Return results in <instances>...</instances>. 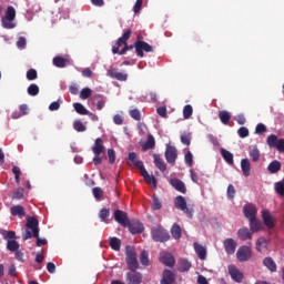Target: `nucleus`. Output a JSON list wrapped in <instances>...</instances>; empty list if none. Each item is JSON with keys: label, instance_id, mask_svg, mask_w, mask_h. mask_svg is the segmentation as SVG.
I'll return each mask as SVG.
<instances>
[{"label": "nucleus", "instance_id": "obj_1", "mask_svg": "<svg viewBox=\"0 0 284 284\" xmlns=\"http://www.w3.org/2000/svg\"><path fill=\"white\" fill-rule=\"evenodd\" d=\"M139 155L136 152H130L128 154V162H130L135 169H138L141 173V176L145 181L148 185H153L156 187L158 181L154 175H149L148 170L144 166V162L141 160H138ZM138 160V161H136Z\"/></svg>", "mask_w": 284, "mask_h": 284}, {"label": "nucleus", "instance_id": "obj_2", "mask_svg": "<svg viewBox=\"0 0 284 284\" xmlns=\"http://www.w3.org/2000/svg\"><path fill=\"white\" fill-rule=\"evenodd\" d=\"M132 36V30L128 29L112 47V54L125 55L128 51L134 49V45H129L128 41Z\"/></svg>", "mask_w": 284, "mask_h": 284}, {"label": "nucleus", "instance_id": "obj_3", "mask_svg": "<svg viewBox=\"0 0 284 284\" xmlns=\"http://www.w3.org/2000/svg\"><path fill=\"white\" fill-rule=\"evenodd\" d=\"M150 236L152 241L156 243H165L171 239L170 233L162 225L151 227Z\"/></svg>", "mask_w": 284, "mask_h": 284}, {"label": "nucleus", "instance_id": "obj_4", "mask_svg": "<svg viewBox=\"0 0 284 284\" xmlns=\"http://www.w3.org/2000/svg\"><path fill=\"white\" fill-rule=\"evenodd\" d=\"M125 263L130 271L139 270L138 253L132 245L125 246Z\"/></svg>", "mask_w": 284, "mask_h": 284}, {"label": "nucleus", "instance_id": "obj_5", "mask_svg": "<svg viewBox=\"0 0 284 284\" xmlns=\"http://www.w3.org/2000/svg\"><path fill=\"white\" fill-rule=\"evenodd\" d=\"M17 18V11L14 9V7L9 6L6 10V16L2 17V26L4 29L7 30H12L16 28V24L13 23V21Z\"/></svg>", "mask_w": 284, "mask_h": 284}, {"label": "nucleus", "instance_id": "obj_6", "mask_svg": "<svg viewBox=\"0 0 284 284\" xmlns=\"http://www.w3.org/2000/svg\"><path fill=\"white\" fill-rule=\"evenodd\" d=\"M174 206L176 210L183 212L189 219L193 217L194 209L187 206L186 199L183 195H178L175 197Z\"/></svg>", "mask_w": 284, "mask_h": 284}, {"label": "nucleus", "instance_id": "obj_7", "mask_svg": "<svg viewBox=\"0 0 284 284\" xmlns=\"http://www.w3.org/2000/svg\"><path fill=\"white\" fill-rule=\"evenodd\" d=\"M266 144L270 149H276L280 153H284V139H278L276 134H270Z\"/></svg>", "mask_w": 284, "mask_h": 284}, {"label": "nucleus", "instance_id": "obj_8", "mask_svg": "<svg viewBox=\"0 0 284 284\" xmlns=\"http://www.w3.org/2000/svg\"><path fill=\"white\" fill-rule=\"evenodd\" d=\"M134 49H135V53L139 58L143 59L144 58V52L145 53H151L153 52V47L151 44H149L145 41L142 40H136L134 42Z\"/></svg>", "mask_w": 284, "mask_h": 284}, {"label": "nucleus", "instance_id": "obj_9", "mask_svg": "<svg viewBox=\"0 0 284 284\" xmlns=\"http://www.w3.org/2000/svg\"><path fill=\"white\" fill-rule=\"evenodd\" d=\"M236 258L239 262H248L252 258V248L247 245H242L236 251Z\"/></svg>", "mask_w": 284, "mask_h": 284}, {"label": "nucleus", "instance_id": "obj_10", "mask_svg": "<svg viewBox=\"0 0 284 284\" xmlns=\"http://www.w3.org/2000/svg\"><path fill=\"white\" fill-rule=\"evenodd\" d=\"M143 275L141 272L136 270H130L125 274V283L126 284H142Z\"/></svg>", "mask_w": 284, "mask_h": 284}, {"label": "nucleus", "instance_id": "obj_11", "mask_svg": "<svg viewBox=\"0 0 284 284\" xmlns=\"http://www.w3.org/2000/svg\"><path fill=\"white\" fill-rule=\"evenodd\" d=\"M113 219L122 227H128L130 222L128 213L122 210H114Z\"/></svg>", "mask_w": 284, "mask_h": 284}, {"label": "nucleus", "instance_id": "obj_12", "mask_svg": "<svg viewBox=\"0 0 284 284\" xmlns=\"http://www.w3.org/2000/svg\"><path fill=\"white\" fill-rule=\"evenodd\" d=\"M164 156L168 164H175L178 160V150L175 146L166 144Z\"/></svg>", "mask_w": 284, "mask_h": 284}, {"label": "nucleus", "instance_id": "obj_13", "mask_svg": "<svg viewBox=\"0 0 284 284\" xmlns=\"http://www.w3.org/2000/svg\"><path fill=\"white\" fill-rule=\"evenodd\" d=\"M27 229L33 233V237H38L40 233L39 220L36 216H27Z\"/></svg>", "mask_w": 284, "mask_h": 284}, {"label": "nucleus", "instance_id": "obj_14", "mask_svg": "<svg viewBox=\"0 0 284 284\" xmlns=\"http://www.w3.org/2000/svg\"><path fill=\"white\" fill-rule=\"evenodd\" d=\"M231 278L236 283H242L244 280V273L235 265H229L227 267Z\"/></svg>", "mask_w": 284, "mask_h": 284}, {"label": "nucleus", "instance_id": "obj_15", "mask_svg": "<svg viewBox=\"0 0 284 284\" xmlns=\"http://www.w3.org/2000/svg\"><path fill=\"white\" fill-rule=\"evenodd\" d=\"M129 232L133 235L144 232V225L140 221H129L126 224Z\"/></svg>", "mask_w": 284, "mask_h": 284}, {"label": "nucleus", "instance_id": "obj_16", "mask_svg": "<svg viewBox=\"0 0 284 284\" xmlns=\"http://www.w3.org/2000/svg\"><path fill=\"white\" fill-rule=\"evenodd\" d=\"M159 260L168 267H173L175 265V257L170 252H162Z\"/></svg>", "mask_w": 284, "mask_h": 284}, {"label": "nucleus", "instance_id": "obj_17", "mask_svg": "<svg viewBox=\"0 0 284 284\" xmlns=\"http://www.w3.org/2000/svg\"><path fill=\"white\" fill-rule=\"evenodd\" d=\"M243 214L247 220H254L257 215V209L254 204L247 203L243 206Z\"/></svg>", "mask_w": 284, "mask_h": 284}, {"label": "nucleus", "instance_id": "obj_18", "mask_svg": "<svg viewBox=\"0 0 284 284\" xmlns=\"http://www.w3.org/2000/svg\"><path fill=\"white\" fill-rule=\"evenodd\" d=\"M176 281L175 273L171 270L165 268L162 273L160 284H174Z\"/></svg>", "mask_w": 284, "mask_h": 284}, {"label": "nucleus", "instance_id": "obj_19", "mask_svg": "<svg viewBox=\"0 0 284 284\" xmlns=\"http://www.w3.org/2000/svg\"><path fill=\"white\" fill-rule=\"evenodd\" d=\"M262 220L264 225L267 229H274L275 227V220L274 217L271 215V212L266 209L262 210Z\"/></svg>", "mask_w": 284, "mask_h": 284}, {"label": "nucleus", "instance_id": "obj_20", "mask_svg": "<svg viewBox=\"0 0 284 284\" xmlns=\"http://www.w3.org/2000/svg\"><path fill=\"white\" fill-rule=\"evenodd\" d=\"M223 245L226 254L233 255L236 251L237 242L234 239L229 237L224 240Z\"/></svg>", "mask_w": 284, "mask_h": 284}, {"label": "nucleus", "instance_id": "obj_21", "mask_svg": "<svg viewBox=\"0 0 284 284\" xmlns=\"http://www.w3.org/2000/svg\"><path fill=\"white\" fill-rule=\"evenodd\" d=\"M193 248H194V252L195 254L197 255L199 260L201 261H205L206 257H207V248L206 246L197 243V242H194L193 243Z\"/></svg>", "mask_w": 284, "mask_h": 284}, {"label": "nucleus", "instance_id": "obj_22", "mask_svg": "<svg viewBox=\"0 0 284 284\" xmlns=\"http://www.w3.org/2000/svg\"><path fill=\"white\" fill-rule=\"evenodd\" d=\"M106 75L111 79H114L119 82H125L128 80V74L124 72L115 71L114 69H108Z\"/></svg>", "mask_w": 284, "mask_h": 284}, {"label": "nucleus", "instance_id": "obj_23", "mask_svg": "<svg viewBox=\"0 0 284 284\" xmlns=\"http://www.w3.org/2000/svg\"><path fill=\"white\" fill-rule=\"evenodd\" d=\"M70 64H71V61L69 57L63 58L61 55H58L53 58V67L58 69H64Z\"/></svg>", "mask_w": 284, "mask_h": 284}, {"label": "nucleus", "instance_id": "obj_24", "mask_svg": "<svg viewBox=\"0 0 284 284\" xmlns=\"http://www.w3.org/2000/svg\"><path fill=\"white\" fill-rule=\"evenodd\" d=\"M170 185L178 192L182 194H186V186L185 183L180 179H171Z\"/></svg>", "mask_w": 284, "mask_h": 284}, {"label": "nucleus", "instance_id": "obj_25", "mask_svg": "<svg viewBox=\"0 0 284 284\" xmlns=\"http://www.w3.org/2000/svg\"><path fill=\"white\" fill-rule=\"evenodd\" d=\"M91 151H92L93 155H101V153L104 152V144H103V140L101 138H97L94 140V143L91 146Z\"/></svg>", "mask_w": 284, "mask_h": 284}, {"label": "nucleus", "instance_id": "obj_26", "mask_svg": "<svg viewBox=\"0 0 284 284\" xmlns=\"http://www.w3.org/2000/svg\"><path fill=\"white\" fill-rule=\"evenodd\" d=\"M153 158V163L155 165V168L161 171V172H165L168 169L166 163L164 162V160L161 159L160 154L158 153H153L152 154Z\"/></svg>", "mask_w": 284, "mask_h": 284}, {"label": "nucleus", "instance_id": "obj_27", "mask_svg": "<svg viewBox=\"0 0 284 284\" xmlns=\"http://www.w3.org/2000/svg\"><path fill=\"white\" fill-rule=\"evenodd\" d=\"M263 265L272 273L277 272V264L271 256L264 257Z\"/></svg>", "mask_w": 284, "mask_h": 284}, {"label": "nucleus", "instance_id": "obj_28", "mask_svg": "<svg viewBox=\"0 0 284 284\" xmlns=\"http://www.w3.org/2000/svg\"><path fill=\"white\" fill-rule=\"evenodd\" d=\"M237 237L245 242L253 239V233L247 227H242L237 231Z\"/></svg>", "mask_w": 284, "mask_h": 284}, {"label": "nucleus", "instance_id": "obj_29", "mask_svg": "<svg viewBox=\"0 0 284 284\" xmlns=\"http://www.w3.org/2000/svg\"><path fill=\"white\" fill-rule=\"evenodd\" d=\"M10 213H11L12 216H18L20 219L26 217V210L20 204L11 206Z\"/></svg>", "mask_w": 284, "mask_h": 284}, {"label": "nucleus", "instance_id": "obj_30", "mask_svg": "<svg viewBox=\"0 0 284 284\" xmlns=\"http://www.w3.org/2000/svg\"><path fill=\"white\" fill-rule=\"evenodd\" d=\"M248 221H250V231L252 233H257L263 229V223L258 219L254 217Z\"/></svg>", "mask_w": 284, "mask_h": 284}, {"label": "nucleus", "instance_id": "obj_31", "mask_svg": "<svg viewBox=\"0 0 284 284\" xmlns=\"http://www.w3.org/2000/svg\"><path fill=\"white\" fill-rule=\"evenodd\" d=\"M248 156L251 158L252 162L256 163L261 160V152L256 145L250 146Z\"/></svg>", "mask_w": 284, "mask_h": 284}, {"label": "nucleus", "instance_id": "obj_32", "mask_svg": "<svg viewBox=\"0 0 284 284\" xmlns=\"http://www.w3.org/2000/svg\"><path fill=\"white\" fill-rule=\"evenodd\" d=\"M241 170L245 178L251 176V161L248 159L241 160Z\"/></svg>", "mask_w": 284, "mask_h": 284}, {"label": "nucleus", "instance_id": "obj_33", "mask_svg": "<svg viewBox=\"0 0 284 284\" xmlns=\"http://www.w3.org/2000/svg\"><path fill=\"white\" fill-rule=\"evenodd\" d=\"M281 170L282 163L278 160H274L267 165V171L270 174H277Z\"/></svg>", "mask_w": 284, "mask_h": 284}, {"label": "nucleus", "instance_id": "obj_34", "mask_svg": "<svg viewBox=\"0 0 284 284\" xmlns=\"http://www.w3.org/2000/svg\"><path fill=\"white\" fill-rule=\"evenodd\" d=\"M155 148V139L152 134H148L146 141L142 145L144 152L153 150Z\"/></svg>", "mask_w": 284, "mask_h": 284}, {"label": "nucleus", "instance_id": "obj_35", "mask_svg": "<svg viewBox=\"0 0 284 284\" xmlns=\"http://www.w3.org/2000/svg\"><path fill=\"white\" fill-rule=\"evenodd\" d=\"M219 119L223 125H229L232 119V115L229 111L222 110V111H219Z\"/></svg>", "mask_w": 284, "mask_h": 284}, {"label": "nucleus", "instance_id": "obj_36", "mask_svg": "<svg viewBox=\"0 0 284 284\" xmlns=\"http://www.w3.org/2000/svg\"><path fill=\"white\" fill-rule=\"evenodd\" d=\"M192 267V263L187 258L179 260V272L185 273L189 272Z\"/></svg>", "mask_w": 284, "mask_h": 284}, {"label": "nucleus", "instance_id": "obj_37", "mask_svg": "<svg viewBox=\"0 0 284 284\" xmlns=\"http://www.w3.org/2000/svg\"><path fill=\"white\" fill-rule=\"evenodd\" d=\"M221 155L229 165L234 164V155L232 152L227 151L226 149H221Z\"/></svg>", "mask_w": 284, "mask_h": 284}, {"label": "nucleus", "instance_id": "obj_38", "mask_svg": "<svg viewBox=\"0 0 284 284\" xmlns=\"http://www.w3.org/2000/svg\"><path fill=\"white\" fill-rule=\"evenodd\" d=\"M171 235L174 240H180L182 237V229L178 223L172 225Z\"/></svg>", "mask_w": 284, "mask_h": 284}, {"label": "nucleus", "instance_id": "obj_39", "mask_svg": "<svg viewBox=\"0 0 284 284\" xmlns=\"http://www.w3.org/2000/svg\"><path fill=\"white\" fill-rule=\"evenodd\" d=\"M73 109H75V112L80 115H89L90 111L80 102L73 103Z\"/></svg>", "mask_w": 284, "mask_h": 284}, {"label": "nucleus", "instance_id": "obj_40", "mask_svg": "<svg viewBox=\"0 0 284 284\" xmlns=\"http://www.w3.org/2000/svg\"><path fill=\"white\" fill-rule=\"evenodd\" d=\"M268 246V241L265 237H258L256 240V251L263 252Z\"/></svg>", "mask_w": 284, "mask_h": 284}, {"label": "nucleus", "instance_id": "obj_41", "mask_svg": "<svg viewBox=\"0 0 284 284\" xmlns=\"http://www.w3.org/2000/svg\"><path fill=\"white\" fill-rule=\"evenodd\" d=\"M111 250L119 252L121 250V240L116 236H113L109 241Z\"/></svg>", "mask_w": 284, "mask_h": 284}, {"label": "nucleus", "instance_id": "obj_42", "mask_svg": "<svg viewBox=\"0 0 284 284\" xmlns=\"http://www.w3.org/2000/svg\"><path fill=\"white\" fill-rule=\"evenodd\" d=\"M140 263L143 266H149L150 265V260H149V253L145 250H142L139 256Z\"/></svg>", "mask_w": 284, "mask_h": 284}, {"label": "nucleus", "instance_id": "obj_43", "mask_svg": "<svg viewBox=\"0 0 284 284\" xmlns=\"http://www.w3.org/2000/svg\"><path fill=\"white\" fill-rule=\"evenodd\" d=\"M274 190L277 195L284 196V179L274 183Z\"/></svg>", "mask_w": 284, "mask_h": 284}, {"label": "nucleus", "instance_id": "obj_44", "mask_svg": "<svg viewBox=\"0 0 284 284\" xmlns=\"http://www.w3.org/2000/svg\"><path fill=\"white\" fill-rule=\"evenodd\" d=\"M103 190L100 186L92 187V195L97 201H101L103 197Z\"/></svg>", "mask_w": 284, "mask_h": 284}, {"label": "nucleus", "instance_id": "obj_45", "mask_svg": "<svg viewBox=\"0 0 284 284\" xmlns=\"http://www.w3.org/2000/svg\"><path fill=\"white\" fill-rule=\"evenodd\" d=\"M7 248L10 251V252H17L19 251L20 248V244L18 241L16 240H9L8 241V244H7Z\"/></svg>", "mask_w": 284, "mask_h": 284}, {"label": "nucleus", "instance_id": "obj_46", "mask_svg": "<svg viewBox=\"0 0 284 284\" xmlns=\"http://www.w3.org/2000/svg\"><path fill=\"white\" fill-rule=\"evenodd\" d=\"M40 92V88L36 83H31L29 88H27V93L31 97H37Z\"/></svg>", "mask_w": 284, "mask_h": 284}, {"label": "nucleus", "instance_id": "obj_47", "mask_svg": "<svg viewBox=\"0 0 284 284\" xmlns=\"http://www.w3.org/2000/svg\"><path fill=\"white\" fill-rule=\"evenodd\" d=\"M73 130H75L78 133H83L87 131V126L81 120H75V122H73Z\"/></svg>", "mask_w": 284, "mask_h": 284}, {"label": "nucleus", "instance_id": "obj_48", "mask_svg": "<svg viewBox=\"0 0 284 284\" xmlns=\"http://www.w3.org/2000/svg\"><path fill=\"white\" fill-rule=\"evenodd\" d=\"M151 207H152L153 211H159V210L162 209V202L155 194L152 196Z\"/></svg>", "mask_w": 284, "mask_h": 284}, {"label": "nucleus", "instance_id": "obj_49", "mask_svg": "<svg viewBox=\"0 0 284 284\" xmlns=\"http://www.w3.org/2000/svg\"><path fill=\"white\" fill-rule=\"evenodd\" d=\"M109 216H110V210L109 209L103 207L99 211V219L101 220V222L106 223Z\"/></svg>", "mask_w": 284, "mask_h": 284}, {"label": "nucleus", "instance_id": "obj_50", "mask_svg": "<svg viewBox=\"0 0 284 284\" xmlns=\"http://www.w3.org/2000/svg\"><path fill=\"white\" fill-rule=\"evenodd\" d=\"M193 115V106L191 104H186L183 108V118L189 120Z\"/></svg>", "mask_w": 284, "mask_h": 284}, {"label": "nucleus", "instance_id": "obj_51", "mask_svg": "<svg viewBox=\"0 0 284 284\" xmlns=\"http://www.w3.org/2000/svg\"><path fill=\"white\" fill-rule=\"evenodd\" d=\"M226 195L229 200H234L236 195V189L233 184L227 185Z\"/></svg>", "mask_w": 284, "mask_h": 284}, {"label": "nucleus", "instance_id": "obj_52", "mask_svg": "<svg viewBox=\"0 0 284 284\" xmlns=\"http://www.w3.org/2000/svg\"><path fill=\"white\" fill-rule=\"evenodd\" d=\"M24 197V189L23 187H18L16 191H13V200H23Z\"/></svg>", "mask_w": 284, "mask_h": 284}, {"label": "nucleus", "instance_id": "obj_53", "mask_svg": "<svg viewBox=\"0 0 284 284\" xmlns=\"http://www.w3.org/2000/svg\"><path fill=\"white\" fill-rule=\"evenodd\" d=\"M37 79H38V71L36 69H29V71H27V80L36 81Z\"/></svg>", "mask_w": 284, "mask_h": 284}, {"label": "nucleus", "instance_id": "obj_54", "mask_svg": "<svg viewBox=\"0 0 284 284\" xmlns=\"http://www.w3.org/2000/svg\"><path fill=\"white\" fill-rule=\"evenodd\" d=\"M237 135L241 138V139H246L250 136V130L246 128V126H241L239 130H237Z\"/></svg>", "mask_w": 284, "mask_h": 284}, {"label": "nucleus", "instance_id": "obj_55", "mask_svg": "<svg viewBox=\"0 0 284 284\" xmlns=\"http://www.w3.org/2000/svg\"><path fill=\"white\" fill-rule=\"evenodd\" d=\"M129 115L134 121H141V112L138 109L130 110Z\"/></svg>", "mask_w": 284, "mask_h": 284}, {"label": "nucleus", "instance_id": "obj_56", "mask_svg": "<svg viewBox=\"0 0 284 284\" xmlns=\"http://www.w3.org/2000/svg\"><path fill=\"white\" fill-rule=\"evenodd\" d=\"M267 132V126L264 123H258L255 126V134L261 135Z\"/></svg>", "mask_w": 284, "mask_h": 284}, {"label": "nucleus", "instance_id": "obj_57", "mask_svg": "<svg viewBox=\"0 0 284 284\" xmlns=\"http://www.w3.org/2000/svg\"><path fill=\"white\" fill-rule=\"evenodd\" d=\"M92 95V90L90 88H84L80 91V99L88 100Z\"/></svg>", "mask_w": 284, "mask_h": 284}, {"label": "nucleus", "instance_id": "obj_58", "mask_svg": "<svg viewBox=\"0 0 284 284\" xmlns=\"http://www.w3.org/2000/svg\"><path fill=\"white\" fill-rule=\"evenodd\" d=\"M184 162L189 168L193 166V154L191 151H187L184 155Z\"/></svg>", "mask_w": 284, "mask_h": 284}, {"label": "nucleus", "instance_id": "obj_59", "mask_svg": "<svg viewBox=\"0 0 284 284\" xmlns=\"http://www.w3.org/2000/svg\"><path fill=\"white\" fill-rule=\"evenodd\" d=\"M108 159L110 164H114L116 160L115 151L114 149H108Z\"/></svg>", "mask_w": 284, "mask_h": 284}, {"label": "nucleus", "instance_id": "obj_60", "mask_svg": "<svg viewBox=\"0 0 284 284\" xmlns=\"http://www.w3.org/2000/svg\"><path fill=\"white\" fill-rule=\"evenodd\" d=\"M143 6V0H136L134 6H133V13L138 14L141 12Z\"/></svg>", "mask_w": 284, "mask_h": 284}, {"label": "nucleus", "instance_id": "obj_61", "mask_svg": "<svg viewBox=\"0 0 284 284\" xmlns=\"http://www.w3.org/2000/svg\"><path fill=\"white\" fill-rule=\"evenodd\" d=\"M13 175H16V183H20L21 169L18 165L12 168Z\"/></svg>", "mask_w": 284, "mask_h": 284}, {"label": "nucleus", "instance_id": "obj_62", "mask_svg": "<svg viewBox=\"0 0 284 284\" xmlns=\"http://www.w3.org/2000/svg\"><path fill=\"white\" fill-rule=\"evenodd\" d=\"M156 113L159 116H161L162 119H166L168 118V110L166 106H159L156 109Z\"/></svg>", "mask_w": 284, "mask_h": 284}, {"label": "nucleus", "instance_id": "obj_63", "mask_svg": "<svg viewBox=\"0 0 284 284\" xmlns=\"http://www.w3.org/2000/svg\"><path fill=\"white\" fill-rule=\"evenodd\" d=\"M4 240H11L14 241L17 240V234L14 231H6L3 234Z\"/></svg>", "mask_w": 284, "mask_h": 284}, {"label": "nucleus", "instance_id": "obj_64", "mask_svg": "<svg viewBox=\"0 0 284 284\" xmlns=\"http://www.w3.org/2000/svg\"><path fill=\"white\" fill-rule=\"evenodd\" d=\"M181 143L186 145V146H190L191 145V139L187 134H182L181 138Z\"/></svg>", "mask_w": 284, "mask_h": 284}]
</instances>
